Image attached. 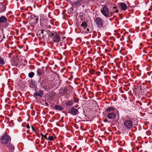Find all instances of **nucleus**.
<instances>
[{
    "instance_id": "obj_32",
    "label": "nucleus",
    "mask_w": 152,
    "mask_h": 152,
    "mask_svg": "<svg viewBox=\"0 0 152 152\" xmlns=\"http://www.w3.org/2000/svg\"><path fill=\"white\" fill-rule=\"evenodd\" d=\"M26 128L28 129H29L30 128V126H29V125L28 124L26 126Z\"/></svg>"
},
{
    "instance_id": "obj_6",
    "label": "nucleus",
    "mask_w": 152,
    "mask_h": 152,
    "mask_svg": "<svg viewBox=\"0 0 152 152\" xmlns=\"http://www.w3.org/2000/svg\"><path fill=\"white\" fill-rule=\"evenodd\" d=\"M69 113L74 115L78 114L79 112L77 109L75 108L74 107H71L69 110Z\"/></svg>"
},
{
    "instance_id": "obj_39",
    "label": "nucleus",
    "mask_w": 152,
    "mask_h": 152,
    "mask_svg": "<svg viewBox=\"0 0 152 152\" xmlns=\"http://www.w3.org/2000/svg\"><path fill=\"white\" fill-rule=\"evenodd\" d=\"M75 107H77V106H75Z\"/></svg>"
},
{
    "instance_id": "obj_28",
    "label": "nucleus",
    "mask_w": 152,
    "mask_h": 152,
    "mask_svg": "<svg viewBox=\"0 0 152 152\" xmlns=\"http://www.w3.org/2000/svg\"><path fill=\"white\" fill-rule=\"evenodd\" d=\"M44 137L45 138L48 140V137L47 136V134H46L44 136Z\"/></svg>"
},
{
    "instance_id": "obj_10",
    "label": "nucleus",
    "mask_w": 152,
    "mask_h": 152,
    "mask_svg": "<svg viewBox=\"0 0 152 152\" xmlns=\"http://www.w3.org/2000/svg\"><path fill=\"white\" fill-rule=\"evenodd\" d=\"M118 10L117 9V7H113L112 11H111L110 12V16H111L115 12L118 13Z\"/></svg>"
},
{
    "instance_id": "obj_36",
    "label": "nucleus",
    "mask_w": 152,
    "mask_h": 152,
    "mask_svg": "<svg viewBox=\"0 0 152 152\" xmlns=\"http://www.w3.org/2000/svg\"><path fill=\"white\" fill-rule=\"evenodd\" d=\"M60 44L62 46L61 42H60Z\"/></svg>"
},
{
    "instance_id": "obj_17",
    "label": "nucleus",
    "mask_w": 152,
    "mask_h": 152,
    "mask_svg": "<svg viewBox=\"0 0 152 152\" xmlns=\"http://www.w3.org/2000/svg\"><path fill=\"white\" fill-rule=\"evenodd\" d=\"M55 109L58 110L60 111L63 110V108L62 106L56 105L55 106Z\"/></svg>"
},
{
    "instance_id": "obj_7",
    "label": "nucleus",
    "mask_w": 152,
    "mask_h": 152,
    "mask_svg": "<svg viewBox=\"0 0 152 152\" xmlns=\"http://www.w3.org/2000/svg\"><path fill=\"white\" fill-rule=\"evenodd\" d=\"M107 118L110 119H114L116 117V115L114 112H111L108 113Z\"/></svg>"
},
{
    "instance_id": "obj_3",
    "label": "nucleus",
    "mask_w": 152,
    "mask_h": 152,
    "mask_svg": "<svg viewBox=\"0 0 152 152\" xmlns=\"http://www.w3.org/2000/svg\"><path fill=\"white\" fill-rule=\"evenodd\" d=\"M102 14L105 17L109 18L110 17L109 10L106 5L104 6L101 10Z\"/></svg>"
},
{
    "instance_id": "obj_19",
    "label": "nucleus",
    "mask_w": 152,
    "mask_h": 152,
    "mask_svg": "<svg viewBox=\"0 0 152 152\" xmlns=\"http://www.w3.org/2000/svg\"><path fill=\"white\" fill-rule=\"evenodd\" d=\"M82 3V1L81 0H78L76 2L75 4L76 5L78 6L81 5Z\"/></svg>"
},
{
    "instance_id": "obj_11",
    "label": "nucleus",
    "mask_w": 152,
    "mask_h": 152,
    "mask_svg": "<svg viewBox=\"0 0 152 152\" xmlns=\"http://www.w3.org/2000/svg\"><path fill=\"white\" fill-rule=\"evenodd\" d=\"M38 19L36 18V19H34L33 18H31L30 19L29 21V23L31 26H33L34 24L37 23V22Z\"/></svg>"
},
{
    "instance_id": "obj_22",
    "label": "nucleus",
    "mask_w": 152,
    "mask_h": 152,
    "mask_svg": "<svg viewBox=\"0 0 152 152\" xmlns=\"http://www.w3.org/2000/svg\"><path fill=\"white\" fill-rule=\"evenodd\" d=\"M34 73L33 72H29L28 74L29 77L30 78H31L33 77H34Z\"/></svg>"
},
{
    "instance_id": "obj_18",
    "label": "nucleus",
    "mask_w": 152,
    "mask_h": 152,
    "mask_svg": "<svg viewBox=\"0 0 152 152\" xmlns=\"http://www.w3.org/2000/svg\"><path fill=\"white\" fill-rule=\"evenodd\" d=\"M43 71L41 69H39L37 70V75L39 76H40L43 73Z\"/></svg>"
},
{
    "instance_id": "obj_29",
    "label": "nucleus",
    "mask_w": 152,
    "mask_h": 152,
    "mask_svg": "<svg viewBox=\"0 0 152 152\" xmlns=\"http://www.w3.org/2000/svg\"><path fill=\"white\" fill-rule=\"evenodd\" d=\"M31 127L32 130L33 131H34L35 132H36V130H35V129H34V128L33 126H31Z\"/></svg>"
},
{
    "instance_id": "obj_21",
    "label": "nucleus",
    "mask_w": 152,
    "mask_h": 152,
    "mask_svg": "<svg viewBox=\"0 0 152 152\" xmlns=\"http://www.w3.org/2000/svg\"><path fill=\"white\" fill-rule=\"evenodd\" d=\"M72 100H69L67 101L66 103V104L67 105L70 106L72 104Z\"/></svg>"
},
{
    "instance_id": "obj_14",
    "label": "nucleus",
    "mask_w": 152,
    "mask_h": 152,
    "mask_svg": "<svg viewBox=\"0 0 152 152\" xmlns=\"http://www.w3.org/2000/svg\"><path fill=\"white\" fill-rule=\"evenodd\" d=\"M5 10V6L2 3H0V12L4 11Z\"/></svg>"
},
{
    "instance_id": "obj_24",
    "label": "nucleus",
    "mask_w": 152,
    "mask_h": 152,
    "mask_svg": "<svg viewBox=\"0 0 152 152\" xmlns=\"http://www.w3.org/2000/svg\"><path fill=\"white\" fill-rule=\"evenodd\" d=\"M48 140L52 141L54 140V138L52 136H48Z\"/></svg>"
},
{
    "instance_id": "obj_34",
    "label": "nucleus",
    "mask_w": 152,
    "mask_h": 152,
    "mask_svg": "<svg viewBox=\"0 0 152 152\" xmlns=\"http://www.w3.org/2000/svg\"><path fill=\"white\" fill-rule=\"evenodd\" d=\"M89 30L88 28H87V31H88V32H89Z\"/></svg>"
},
{
    "instance_id": "obj_5",
    "label": "nucleus",
    "mask_w": 152,
    "mask_h": 152,
    "mask_svg": "<svg viewBox=\"0 0 152 152\" xmlns=\"http://www.w3.org/2000/svg\"><path fill=\"white\" fill-rule=\"evenodd\" d=\"M94 21L98 28H101L103 25V22L102 19L99 17H98L94 19Z\"/></svg>"
},
{
    "instance_id": "obj_38",
    "label": "nucleus",
    "mask_w": 152,
    "mask_h": 152,
    "mask_svg": "<svg viewBox=\"0 0 152 152\" xmlns=\"http://www.w3.org/2000/svg\"><path fill=\"white\" fill-rule=\"evenodd\" d=\"M137 149H138V147H137Z\"/></svg>"
},
{
    "instance_id": "obj_35",
    "label": "nucleus",
    "mask_w": 152,
    "mask_h": 152,
    "mask_svg": "<svg viewBox=\"0 0 152 152\" xmlns=\"http://www.w3.org/2000/svg\"><path fill=\"white\" fill-rule=\"evenodd\" d=\"M41 135L42 136L44 137V135H43L42 134H41Z\"/></svg>"
},
{
    "instance_id": "obj_8",
    "label": "nucleus",
    "mask_w": 152,
    "mask_h": 152,
    "mask_svg": "<svg viewBox=\"0 0 152 152\" xmlns=\"http://www.w3.org/2000/svg\"><path fill=\"white\" fill-rule=\"evenodd\" d=\"M43 94V91L41 90H39L38 92H36L34 93V95L35 96H39L42 97Z\"/></svg>"
},
{
    "instance_id": "obj_31",
    "label": "nucleus",
    "mask_w": 152,
    "mask_h": 152,
    "mask_svg": "<svg viewBox=\"0 0 152 152\" xmlns=\"http://www.w3.org/2000/svg\"><path fill=\"white\" fill-rule=\"evenodd\" d=\"M104 121L105 122H108V120L107 119H106L104 120Z\"/></svg>"
},
{
    "instance_id": "obj_23",
    "label": "nucleus",
    "mask_w": 152,
    "mask_h": 152,
    "mask_svg": "<svg viewBox=\"0 0 152 152\" xmlns=\"http://www.w3.org/2000/svg\"><path fill=\"white\" fill-rule=\"evenodd\" d=\"M87 26V24L85 22H83L81 25V26L83 27H85Z\"/></svg>"
},
{
    "instance_id": "obj_13",
    "label": "nucleus",
    "mask_w": 152,
    "mask_h": 152,
    "mask_svg": "<svg viewBox=\"0 0 152 152\" xmlns=\"http://www.w3.org/2000/svg\"><path fill=\"white\" fill-rule=\"evenodd\" d=\"M120 6L121 7L122 10H125L127 7L126 4L124 3H121L120 4Z\"/></svg>"
},
{
    "instance_id": "obj_4",
    "label": "nucleus",
    "mask_w": 152,
    "mask_h": 152,
    "mask_svg": "<svg viewBox=\"0 0 152 152\" xmlns=\"http://www.w3.org/2000/svg\"><path fill=\"white\" fill-rule=\"evenodd\" d=\"M51 36L53 40L55 42H58L60 40V37L59 34L56 32H53Z\"/></svg>"
},
{
    "instance_id": "obj_33",
    "label": "nucleus",
    "mask_w": 152,
    "mask_h": 152,
    "mask_svg": "<svg viewBox=\"0 0 152 152\" xmlns=\"http://www.w3.org/2000/svg\"><path fill=\"white\" fill-rule=\"evenodd\" d=\"M48 27L49 28H51V26L50 25H49Z\"/></svg>"
},
{
    "instance_id": "obj_37",
    "label": "nucleus",
    "mask_w": 152,
    "mask_h": 152,
    "mask_svg": "<svg viewBox=\"0 0 152 152\" xmlns=\"http://www.w3.org/2000/svg\"><path fill=\"white\" fill-rule=\"evenodd\" d=\"M62 145H61V148H62Z\"/></svg>"
},
{
    "instance_id": "obj_2",
    "label": "nucleus",
    "mask_w": 152,
    "mask_h": 152,
    "mask_svg": "<svg viewBox=\"0 0 152 152\" xmlns=\"http://www.w3.org/2000/svg\"><path fill=\"white\" fill-rule=\"evenodd\" d=\"M133 119L132 118L129 117L128 116L126 118V120L124 121V125L126 128L129 129L132 126V122Z\"/></svg>"
},
{
    "instance_id": "obj_12",
    "label": "nucleus",
    "mask_w": 152,
    "mask_h": 152,
    "mask_svg": "<svg viewBox=\"0 0 152 152\" xmlns=\"http://www.w3.org/2000/svg\"><path fill=\"white\" fill-rule=\"evenodd\" d=\"M7 21V18L4 16H1L0 17V24L6 22Z\"/></svg>"
},
{
    "instance_id": "obj_20",
    "label": "nucleus",
    "mask_w": 152,
    "mask_h": 152,
    "mask_svg": "<svg viewBox=\"0 0 152 152\" xmlns=\"http://www.w3.org/2000/svg\"><path fill=\"white\" fill-rule=\"evenodd\" d=\"M8 147L10 151H13L14 149V146L11 144H9L8 146Z\"/></svg>"
},
{
    "instance_id": "obj_16",
    "label": "nucleus",
    "mask_w": 152,
    "mask_h": 152,
    "mask_svg": "<svg viewBox=\"0 0 152 152\" xmlns=\"http://www.w3.org/2000/svg\"><path fill=\"white\" fill-rule=\"evenodd\" d=\"M114 108L112 107H109L107 108L105 110V112H107L109 113V112H111L112 110H113Z\"/></svg>"
},
{
    "instance_id": "obj_30",
    "label": "nucleus",
    "mask_w": 152,
    "mask_h": 152,
    "mask_svg": "<svg viewBox=\"0 0 152 152\" xmlns=\"http://www.w3.org/2000/svg\"><path fill=\"white\" fill-rule=\"evenodd\" d=\"M96 74L97 75L99 76L100 75V72H96Z\"/></svg>"
},
{
    "instance_id": "obj_9",
    "label": "nucleus",
    "mask_w": 152,
    "mask_h": 152,
    "mask_svg": "<svg viewBox=\"0 0 152 152\" xmlns=\"http://www.w3.org/2000/svg\"><path fill=\"white\" fill-rule=\"evenodd\" d=\"M37 35L38 36L40 39L43 38V31L42 30H39L38 31L37 33Z\"/></svg>"
},
{
    "instance_id": "obj_26",
    "label": "nucleus",
    "mask_w": 152,
    "mask_h": 152,
    "mask_svg": "<svg viewBox=\"0 0 152 152\" xmlns=\"http://www.w3.org/2000/svg\"><path fill=\"white\" fill-rule=\"evenodd\" d=\"M90 73L92 74H94L95 72V71L94 69H91L89 71Z\"/></svg>"
},
{
    "instance_id": "obj_15",
    "label": "nucleus",
    "mask_w": 152,
    "mask_h": 152,
    "mask_svg": "<svg viewBox=\"0 0 152 152\" xmlns=\"http://www.w3.org/2000/svg\"><path fill=\"white\" fill-rule=\"evenodd\" d=\"M41 77L40 78V80L38 82L40 84V85L41 86V87L44 88V87L43 85V84H44L45 82V79L44 78H43L42 80H41Z\"/></svg>"
},
{
    "instance_id": "obj_27",
    "label": "nucleus",
    "mask_w": 152,
    "mask_h": 152,
    "mask_svg": "<svg viewBox=\"0 0 152 152\" xmlns=\"http://www.w3.org/2000/svg\"><path fill=\"white\" fill-rule=\"evenodd\" d=\"M79 101V100L78 98L75 99L74 100L75 102H78Z\"/></svg>"
},
{
    "instance_id": "obj_1",
    "label": "nucleus",
    "mask_w": 152,
    "mask_h": 152,
    "mask_svg": "<svg viewBox=\"0 0 152 152\" xmlns=\"http://www.w3.org/2000/svg\"><path fill=\"white\" fill-rule=\"evenodd\" d=\"M11 138L8 135L4 134L0 137V142L2 144H5L10 141Z\"/></svg>"
},
{
    "instance_id": "obj_25",
    "label": "nucleus",
    "mask_w": 152,
    "mask_h": 152,
    "mask_svg": "<svg viewBox=\"0 0 152 152\" xmlns=\"http://www.w3.org/2000/svg\"><path fill=\"white\" fill-rule=\"evenodd\" d=\"M4 64V60L0 56V64Z\"/></svg>"
}]
</instances>
